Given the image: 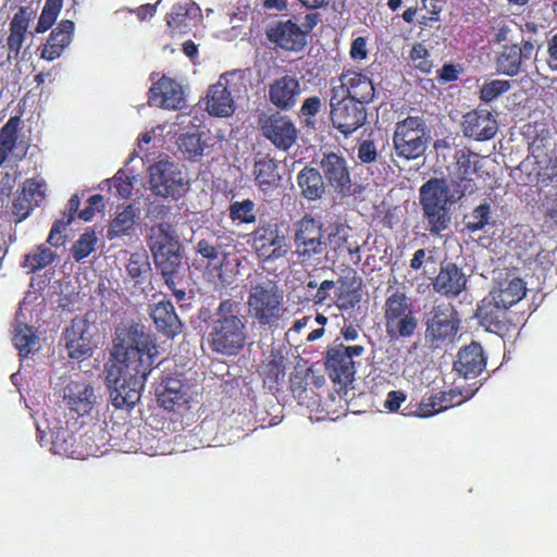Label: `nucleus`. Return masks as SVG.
<instances>
[{"label": "nucleus", "instance_id": "nucleus-17", "mask_svg": "<svg viewBox=\"0 0 557 557\" xmlns=\"http://www.w3.org/2000/svg\"><path fill=\"white\" fill-rule=\"evenodd\" d=\"M75 25L70 20L61 21L51 32L47 44L41 50V58L53 61L59 58L64 49L71 44Z\"/></svg>", "mask_w": 557, "mask_h": 557}, {"label": "nucleus", "instance_id": "nucleus-58", "mask_svg": "<svg viewBox=\"0 0 557 557\" xmlns=\"http://www.w3.org/2000/svg\"><path fill=\"white\" fill-rule=\"evenodd\" d=\"M343 334L346 341H355L358 337V331L352 326L346 327Z\"/></svg>", "mask_w": 557, "mask_h": 557}, {"label": "nucleus", "instance_id": "nucleus-35", "mask_svg": "<svg viewBox=\"0 0 557 557\" xmlns=\"http://www.w3.org/2000/svg\"><path fill=\"white\" fill-rule=\"evenodd\" d=\"M322 108L321 98L318 96H311L305 99L300 107V117L304 121L306 127H314L315 116Z\"/></svg>", "mask_w": 557, "mask_h": 557}, {"label": "nucleus", "instance_id": "nucleus-29", "mask_svg": "<svg viewBox=\"0 0 557 557\" xmlns=\"http://www.w3.org/2000/svg\"><path fill=\"white\" fill-rule=\"evenodd\" d=\"M253 173L258 185L262 189L276 185L280 175L277 165L272 159H260L255 163Z\"/></svg>", "mask_w": 557, "mask_h": 557}, {"label": "nucleus", "instance_id": "nucleus-63", "mask_svg": "<svg viewBox=\"0 0 557 557\" xmlns=\"http://www.w3.org/2000/svg\"><path fill=\"white\" fill-rule=\"evenodd\" d=\"M308 288L317 289L319 287L318 283L315 281H309L307 283Z\"/></svg>", "mask_w": 557, "mask_h": 557}, {"label": "nucleus", "instance_id": "nucleus-6", "mask_svg": "<svg viewBox=\"0 0 557 557\" xmlns=\"http://www.w3.org/2000/svg\"><path fill=\"white\" fill-rule=\"evenodd\" d=\"M51 384L69 409L81 416L89 413L97 403L94 387L84 381L67 377L66 371L54 374Z\"/></svg>", "mask_w": 557, "mask_h": 557}, {"label": "nucleus", "instance_id": "nucleus-61", "mask_svg": "<svg viewBox=\"0 0 557 557\" xmlns=\"http://www.w3.org/2000/svg\"><path fill=\"white\" fill-rule=\"evenodd\" d=\"M315 321L318 324L324 325L327 322V319L322 314H318Z\"/></svg>", "mask_w": 557, "mask_h": 557}, {"label": "nucleus", "instance_id": "nucleus-51", "mask_svg": "<svg viewBox=\"0 0 557 557\" xmlns=\"http://www.w3.org/2000/svg\"><path fill=\"white\" fill-rule=\"evenodd\" d=\"M310 321V318L305 317L302 319L296 320L293 324V326L287 331L286 336H292L293 333H299L304 327L307 326L308 322Z\"/></svg>", "mask_w": 557, "mask_h": 557}, {"label": "nucleus", "instance_id": "nucleus-21", "mask_svg": "<svg viewBox=\"0 0 557 557\" xmlns=\"http://www.w3.org/2000/svg\"><path fill=\"white\" fill-rule=\"evenodd\" d=\"M336 289L338 293L336 302L342 310L352 309L361 300V278L355 272H348L342 277Z\"/></svg>", "mask_w": 557, "mask_h": 557}, {"label": "nucleus", "instance_id": "nucleus-44", "mask_svg": "<svg viewBox=\"0 0 557 557\" xmlns=\"http://www.w3.org/2000/svg\"><path fill=\"white\" fill-rule=\"evenodd\" d=\"M375 263H376V258L375 256H371L367 259L366 261V264H364V268H366V271H368V275H369V278H368V282L369 284L375 289L377 290L380 288V285H381V277H382V274L380 272V268L376 270L375 269Z\"/></svg>", "mask_w": 557, "mask_h": 557}, {"label": "nucleus", "instance_id": "nucleus-22", "mask_svg": "<svg viewBox=\"0 0 557 557\" xmlns=\"http://www.w3.org/2000/svg\"><path fill=\"white\" fill-rule=\"evenodd\" d=\"M149 247L152 253L180 249V242L174 226L170 222H161L151 227Z\"/></svg>", "mask_w": 557, "mask_h": 557}, {"label": "nucleus", "instance_id": "nucleus-48", "mask_svg": "<svg viewBox=\"0 0 557 557\" xmlns=\"http://www.w3.org/2000/svg\"><path fill=\"white\" fill-rule=\"evenodd\" d=\"M350 57L354 60H363L367 57V42L364 38L358 37L352 41Z\"/></svg>", "mask_w": 557, "mask_h": 557}, {"label": "nucleus", "instance_id": "nucleus-59", "mask_svg": "<svg viewBox=\"0 0 557 557\" xmlns=\"http://www.w3.org/2000/svg\"><path fill=\"white\" fill-rule=\"evenodd\" d=\"M324 334V330L321 327V329H317V330H313L312 332L309 333L307 339L309 342H313L320 337H322V335Z\"/></svg>", "mask_w": 557, "mask_h": 557}, {"label": "nucleus", "instance_id": "nucleus-36", "mask_svg": "<svg viewBox=\"0 0 557 557\" xmlns=\"http://www.w3.org/2000/svg\"><path fill=\"white\" fill-rule=\"evenodd\" d=\"M95 232H85L72 247V253L76 261H81L95 250L97 244Z\"/></svg>", "mask_w": 557, "mask_h": 557}, {"label": "nucleus", "instance_id": "nucleus-25", "mask_svg": "<svg viewBox=\"0 0 557 557\" xmlns=\"http://www.w3.org/2000/svg\"><path fill=\"white\" fill-rule=\"evenodd\" d=\"M55 258L57 253L51 247L41 244L25 255L22 267L27 273H34L51 264Z\"/></svg>", "mask_w": 557, "mask_h": 557}, {"label": "nucleus", "instance_id": "nucleus-41", "mask_svg": "<svg viewBox=\"0 0 557 557\" xmlns=\"http://www.w3.org/2000/svg\"><path fill=\"white\" fill-rule=\"evenodd\" d=\"M71 222L72 215H64L63 219L55 221L48 236L47 244L52 247L62 246L64 244L62 232L69 224H71Z\"/></svg>", "mask_w": 557, "mask_h": 557}, {"label": "nucleus", "instance_id": "nucleus-10", "mask_svg": "<svg viewBox=\"0 0 557 557\" xmlns=\"http://www.w3.org/2000/svg\"><path fill=\"white\" fill-rule=\"evenodd\" d=\"M364 351L363 346H345L344 344H334L327 350L326 369L330 377L337 384L346 386L355 376L356 367L354 357L361 356Z\"/></svg>", "mask_w": 557, "mask_h": 557}, {"label": "nucleus", "instance_id": "nucleus-15", "mask_svg": "<svg viewBox=\"0 0 557 557\" xmlns=\"http://www.w3.org/2000/svg\"><path fill=\"white\" fill-rule=\"evenodd\" d=\"M184 90L180 83L163 76L150 88L149 103L165 110H178L184 106Z\"/></svg>", "mask_w": 557, "mask_h": 557}, {"label": "nucleus", "instance_id": "nucleus-47", "mask_svg": "<svg viewBox=\"0 0 557 557\" xmlns=\"http://www.w3.org/2000/svg\"><path fill=\"white\" fill-rule=\"evenodd\" d=\"M170 214V208L158 201L151 202L148 208V216L150 219L163 220Z\"/></svg>", "mask_w": 557, "mask_h": 557}, {"label": "nucleus", "instance_id": "nucleus-46", "mask_svg": "<svg viewBox=\"0 0 557 557\" xmlns=\"http://www.w3.org/2000/svg\"><path fill=\"white\" fill-rule=\"evenodd\" d=\"M24 40V35L10 32V36L8 38L9 58H16L18 55L20 50L23 47Z\"/></svg>", "mask_w": 557, "mask_h": 557}, {"label": "nucleus", "instance_id": "nucleus-32", "mask_svg": "<svg viewBox=\"0 0 557 557\" xmlns=\"http://www.w3.org/2000/svg\"><path fill=\"white\" fill-rule=\"evenodd\" d=\"M196 250L214 267H221L226 258V252L221 250V246L209 239L199 240Z\"/></svg>", "mask_w": 557, "mask_h": 557}, {"label": "nucleus", "instance_id": "nucleus-19", "mask_svg": "<svg viewBox=\"0 0 557 557\" xmlns=\"http://www.w3.org/2000/svg\"><path fill=\"white\" fill-rule=\"evenodd\" d=\"M324 177L336 189L349 187L350 178L345 160L335 153L324 156L321 161Z\"/></svg>", "mask_w": 557, "mask_h": 557}, {"label": "nucleus", "instance_id": "nucleus-43", "mask_svg": "<svg viewBox=\"0 0 557 557\" xmlns=\"http://www.w3.org/2000/svg\"><path fill=\"white\" fill-rule=\"evenodd\" d=\"M336 290L337 289L334 281L324 280L317 288L314 295H312V300L314 304H323L330 298L331 293H335Z\"/></svg>", "mask_w": 557, "mask_h": 557}, {"label": "nucleus", "instance_id": "nucleus-62", "mask_svg": "<svg viewBox=\"0 0 557 557\" xmlns=\"http://www.w3.org/2000/svg\"><path fill=\"white\" fill-rule=\"evenodd\" d=\"M174 294L178 300H183L186 296V293L183 289H177Z\"/></svg>", "mask_w": 557, "mask_h": 557}, {"label": "nucleus", "instance_id": "nucleus-7", "mask_svg": "<svg viewBox=\"0 0 557 557\" xmlns=\"http://www.w3.org/2000/svg\"><path fill=\"white\" fill-rule=\"evenodd\" d=\"M330 117L334 128L345 137H349L359 129L367 121L364 107L356 103L345 95L331 91Z\"/></svg>", "mask_w": 557, "mask_h": 557}, {"label": "nucleus", "instance_id": "nucleus-18", "mask_svg": "<svg viewBox=\"0 0 557 557\" xmlns=\"http://www.w3.org/2000/svg\"><path fill=\"white\" fill-rule=\"evenodd\" d=\"M270 39L282 49L297 51L306 44V34L290 21L278 23L269 32Z\"/></svg>", "mask_w": 557, "mask_h": 557}, {"label": "nucleus", "instance_id": "nucleus-38", "mask_svg": "<svg viewBox=\"0 0 557 557\" xmlns=\"http://www.w3.org/2000/svg\"><path fill=\"white\" fill-rule=\"evenodd\" d=\"M46 184L42 178H28L23 183L22 194L29 199L32 203H39L45 198Z\"/></svg>", "mask_w": 557, "mask_h": 557}, {"label": "nucleus", "instance_id": "nucleus-2", "mask_svg": "<svg viewBox=\"0 0 557 557\" xmlns=\"http://www.w3.org/2000/svg\"><path fill=\"white\" fill-rule=\"evenodd\" d=\"M246 338V320L240 314L238 302L231 299L221 301L211 322V348L222 355H236L243 349Z\"/></svg>", "mask_w": 557, "mask_h": 557}, {"label": "nucleus", "instance_id": "nucleus-3", "mask_svg": "<svg viewBox=\"0 0 557 557\" xmlns=\"http://www.w3.org/2000/svg\"><path fill=\"white\" fill-rule=\"evenodd\" d=\"M247 307L250 317L262 326H273L286 313L284 293L271 280H264L250 286Z\"/></svg>", "mask_w": 557, "mask_h": 557}, {"label": "nucleus", "instance_id": "nucleus-28", "mask_svg": "<svg viewBox=\"0 0 557 557\" xmlns=\"http://www.w3.org/2000/svg\"><path fill=\"white\" fill-rule=\"evenodd\" d=\"M18 126L20 117L13 116L9 119L0 131V165L5 162L16 146Z\"/></svg>", "mask_w": 557, "mask_h": 557}, {"label": "nucleus", "instance_id": "nucleus-55", "mask_svg": "<svg viewBox=\"0 0 557 557\" xmlns=\"http://www.w3.org/2000/svg\"><path fill=\"white\" fill-rule=\"evenodd\" d=\"M152 133H153V131H151V132H146V133H144V134H141V135H140V137H139V141H138V148H139L140 150H143V149H144V146H146V145L150 144V141L152 140Z\"/></svg>", "mask_w": 557, "mask_h": 557}, {"label": "nucleus", "instance_id": "nucleus-1", "mask_svg": "<svg viewBox=\"0 0 557 557\" xmlns=\"http://www.w3.org/2000/svg\"><path fill=\"white\" fill-rule=\"evenodd\" d=\"M117 375H108L110 397L115 408H132L140 399L145 381L159 356L157 344L143 325L117 327L112 352Z\"/></svg>", "mask_w": 557, "mask_h": 557}, {"label": "nucleus", "instance_id": "nucleus-33", "mask_svg": "<svg viewBox=\"0 0 557 557\" xmlns=\"http://www.w3.org/2000/svg\"><path fill=\"white\" fill-rule=\"evenodd\" d=\"M180 149L188 158L194 159L203 154L205 144L200 134H185L180 137Z\"/></svg>", "mask_w": 557, "mask_h": 557}, {"label": "nucleus", "instance_id": "nucleus-13", "mask_svg": "<svg viewBox=\"0 0 557 557\" xmlns=\"http://www.w3.org/2000/svg\"><path fill=\"white\" fill-rule=\"evenodd\" d=\"M302 92L299 78L295 75H283L268 85V99L276 109L290 111L298 102Z\"/></svg>", "mask_w": 557, "mask_h": 557}, {"label": "nucleus", "instance_id": "nucleus-60", "mask_svg": "<svg viewBox=\"0 0 557 557\" xmlns=\"http://www.w3.org/2000/svg\"><path fill=\"white\" fill-rule=\"evenodd\" d=\"M102 201H103V198L101 195H94L91 196L89 199H88V203L90 207H97V206H102Z\"/></svg>", "mask_w": 557, "mask_h": 557}, {"label": "nucleus", "instance_id": "nucleus-53", "mask_svg": "<svg viewBox=\"0 0 557 557\" xmlns=\"http://www.w3.org/2000/svg\"><path fill=\"white\" fill-rule=\"evenodd\" d=\"M114 181L119 182L117 185H116L117 193L122 197L126 198L131 194V186H132V184L129 182L128 183L120 182V181H122L121 176H115Z\"/></svg>", "mask_w": 557, "mask_h": 557}, {"label": "nucleus", "instance_id": "nucleus-34", "mask_svg": "<svg viewBox=\"0 0 557 557\" xmlns=\"http://www.w3.org/2000/svg\"><path fill=\"white\" fill-rule=\"evenodd\" d=\"M230 215L234 221L252 223L256 220L255 203L249 199L235 201L230 206Z\"/></svg>", "mask_w": 557, "mask_h": 557}, {"label": "nucleus", "instance_id": "nucleus-52", "mask_svg": "<svg viewBox=\"0 0 557 557\" xmlns=\"http://www.w3.org/2000/svg\"><path fill=\"white\" fill-rule=\"evenodd\" d=\"M79 205H81V199H79L78 195H73L70 198V200H69L67 213L65 214V216L66 215H72V220H73L74 219V214L76 213V211L79 208Z\"/></svg>", "mask_w": 557, "mask_h": 557}, {"label": "nucleus", "instance_id": "nucleus-12", "mask_svg": "<svg viewBox=\"0 0 557 557\" xmlns=\"http://www.w3.org/2000/svg\"><path fill=\"white\" fill-rule=\"evenodd\" d=\"M345 95V98H350L356 103L363 106L369 103L373 97L375 88L372 81L356 72H347L342 74L338 79L331 81V91Z\"/></svg>", "mask_w": 557, "mask_h": 557}, {"label": "nucleus", "instance_id": "nucleus-39", "mask_svg": "<svg viewBox=\"0 0 557 557\" xmlns=\"http://www.w3.org/2000/svg\"><path fill=\"white\" fill-rule=\"evenodd\" d=\"M33 16L34 12L29 8L22 7L10 23V32L25 36Z\"/></svg>", "mask_w": 557, "mask_h": 557}, {"label": "nucleus", "instance_id": "nucleus-54", "mask_svg": "<svg viewBox=\"0 0 557 557\" xmlns=\"http://www.w3.org/2000/svg\"><path fill=\"white\" fill-rule=\"evenodd\" d=\"M302 5L308 9H319L326 5L330 0H298Z\"/></svg>", "mask_w": 557, "mask_h": 557}, {"label": "nucleus", "instance_id": "nucleus-16", "mask_svg": "<svg viewBox=\"0 0 557 557\" xmlns=\"http://www.w3.org/2000/svg\"><path fill=\"white\" fill-rule=\"evenodd\" d=\"M202 20L200 7L194 2L174 4L166 15V25L172 34L183 35L197 26Z\"/></svg>", "mask_w": 557, "mask_h": 557}, {"label": "nucleus", "instance_id": "nucleus-57", "mask_svg": "<svg viewBox=\"0 0 557 557\" xmlns=\"http://www.w3.org/2000/svg\"><path fill=\"white\" fill-rule=\"evenodd\" d=\"M95 214V208L88 206L87 208H85L84 210H82L78 214V216L84 220V221H90L91 218L94 216Z\"/></svg>", "mask_w": 557, "mask_h": 557}, {"label": "nucleus", "instance_id": "nucleus-11", "mask_svg": "<svg viewBox=\"0 0 557 557\" xmlns=\"http://www.w3.org/2000/svg\"><path fill=\"white\" fill-rule=\"evenodd\" d=\"M321 225L311 218L301 219L296 225L295 252L300 262L310 261L325 251Z\"/></svg>", "mask_w": 557, "mask_h": 557}, {"label": "nucleus", "instance_id": "nucleus-23", "mask_svg": "<svg viewBox=\"0 0 557 557\" xmlns=\"http://www.w3.org/2000/svg\"><path fill=\"white\" fill-rule=\"evenodd\" d=\"M302 195L308 200H315L322 197L324 184L320 172L312 168H305L297 177Z\"/></svg>", "mask_w": 557, "mask_h": 557}, {"label": "nucleus", "instance_id": "nucleus-9", "mask_svg": "<svg viewBox=\"0 0 557 557\" xmlns=\"http://www.w3.org/2000/svg\"><path fill=\"white\" fill-rule=\"evenodd\" d=\"M261 134L271 144L283 151H287L298 138V129L294 121L281 111L262 112L258 116Z\"/></svg>", "mask_w": 557, "mask_h": 557}, {"label": "nucleus", "instance_id": "nucleus-45", "mask_svg": "<svg viewBox=\"0 0 557 557\" xmlns=\"http://www.w3.org/2000/svg\"><path fill=\"white\" fill-rule=\"evenodd\" d=\"M376 149L372 141L364 140L358 147V158L363 163H369L375 160Z\"/></svg>", "mask_w": 557, "mask_h": 557}, {"label": "nucleus", "instance_id": "nucleus-50", "mask_svg": "<svg viewBox=\"0 0 557 557\" xmlns=\"http://www.w3.org/2000/svg\"><path fill=\"white\" fill-rule=\"evenodd\" d=\"M287 0H263V8L269 11H285L287 10Z\"/></svg>", "mask_w": 557, "mask_h": 557}, {"label": "nucleus", "instance_id": "nucleus-30", "mask_svg": "<svg viewBox=\"0 0 557 557\" xmlns=\"http://www.w3.org/2000/svg\"><path fill=\"white\" fill-rule=\"evenodd\" d=\"M162 391L159 400L165 409H173L183 399L182 383L175 379H168L162 382Z\"/></svg>", "mask_w": 557, "mask_h": 557}, {"label": "nucleus", "instance_id": "nucleus-40", "mask_svg": "<svg viewBox=\"0 0 557 557\" xmlns=\"http://www.w3.org/2000/svg\"><path fill=\"white\" fill-rule=\"evenodd\" d=\"M72 435L67 430L53 428L51 430V450L53 454H65L69 449V441Z\"/></svg>", "mask_w": 557, "mask_h": 557}, {"label": "nucleus", "instance_id": "nucleus-31", "mask_svg": "<svg viewBox=\"0 0 557 557\" xmlns=\"http://www.w3.org/2000/svg\"><path fill=\"white\" fill-rule=\"evenodd\" d=\"M62 2L63 0H46L35 28L37 34L47 32L53 25L62 9Z\"/></svg>", "mask_w": 557, "mask_h": 557}, {"label": "nucleus", "instance_id": "nucleus-8", "mask_svg": "<svg viewBox=\"0 0 557 557\" xmlns=\"http://www.w3.org/2000/svg\"><path fill=\"white\" fill-rule=\"evenodd\" d=\"M151 190L160 197L178 199L187 190V181L177 164L160 160L149 169Z\"/></svg>", "mask_w": 557, "mask_h": 557}, {"label": "nucleus", "instance_id": "nucleus-4", "mask_svg": "<svg viewBox=\"0 0 557 557\" xmlns=\"http://www.w3.org/2000/svg\"><path fill=\"white\" fill-rule=\"evenodd\" d=\"M247 92L248 86L242 71L224 73L208 90L207 111L214 116H231L235 112L236 99L244 98Z\"/></svg>", "mask_w": 557, "mask_h": 557}, {"label": "nucleus", "instance_id": "nucleus-56", "mask_svg": "<svg viewBox=\"0 0 557 557\" xmlns=\"http://www.w3.org/2000/svg\"><path fill=\"white\" fill-rule=\"evenodd\" d=\"M183 50L187 57L193 58L197 52V47L194 42L186 41L183 46Z\"/></svg>", "mask_w": 557, "mask_h": 557}, {"label": "nucleus", "instance_id": "nucleus-49", "mask_svg": "<svg viewBox=\"0 0 557 557\" xmlns=\"http://www.w3.org/2000/svg\"><path fill=\"white\" fill-rule=\"evenodd\" d=\"M161 2L159 0L156 4H144L136 10L139 20L144 21L147 17H152L156 14L157 5Z\"/></svg>", "mask_w": 557, "mask_h": 557}, {"label": "nucleus", "instance_id": "nucleus-20", "mask_svg": "<svg viewBox=\"0 0 557 557\" xmlns=\"http://www.w3.org/2000/svg\"><path fill=\"white\" fill-rule=\"evenodd\" d=\"M150 315L156 326L166 336H175L181 332V321L174 311L172 302L162 300L151 308Z\"/></svg>", "mask_w": 557, "mask_h": 557}, {"label": "nucleus", "instance_id": "nucleus-26", "mask_svg": "<svg viewBox=\"0 0 557 557\" xmlns=\"http://www.w3.org/2000/svg\"><path fill=\"white\" fill-rule=\"evenodd\" d=\"M152 255L156 265L161 271L166 284L172 283V276L178 272L182 265L180 249H168Z\"/></svg>", "mask_w": 557, "mask_h": 557}, {"label": "nucleus", "instance_id": "nucleus-42", "mask_svg": "<svg viewBox=\"0 0 557 557\" xmlns=\"http://www.w3.org/2000/svg\"><path fill=\"white\" fill-rule=\"evenodd\" d=\"M35 207L36 203H32L27 197L21 194L13 202L12 212L17 218V222L25 220Z\"/></svg>", "mask_w": 557, "mask_h": 557}, {"label": "nucleus", "instance_id": "nucleus-14", "mask_svg": "<svg viewBox=\"0 0 557 557\" xmlns=\"http://www.w3.org/2000/svg\"><path fill=\"white\" fill-rule=\"evenodd\" d=\"M253 246L260 258L275 260L288 251L286 236L276 224L259 227L253 232Z\"/></svg>", "mask_w": 557, "mask_h": 557}, {"label": "nucleus", "instance_id": "nucleus-5", "mask_svg": "<svg viewBox=\"0 0 557 557\" xmlns=\"http://www.w3.org/2000/svg\"><path fill=\"white\" fill-rule=\"evenodd\" d=\"M94 313L76 317L65 329L63 339L69 357L79 359L89 356L100 341L99 327L91 318Z\"/></svg>", "mask_w": 557, "mask_h": 557}, {"label": "nucleus", "instance_id": "nucleus-24", "mask_svg": "<svg viewBox=\"0 0 557 557\" xmlns=\"http://www.w3.org/2000/svg\"><path fill=\"white\" fill-rule=\"evenodd\" d=\"M13 344L21 357L38 350V337L30 326L20 321L17 317L13 331Z\"/></svg>", "mask_w": 557, "mask_h": 557}, {"label": "nucleus", "instance_id": "nucleus-37", "mask_svg": "<svg viewBox=\"0 0 557 557\" xmlns=\"http://www.w3.org/2000/svg\"><path fill=\"white\" fill-rule=\"evenodd\" d=\"M128 275L136 282H141L150 270L148 257L143 253H133L126 265Z\"/></svg>", "mask_w": 557, "mask_h": 557}, {"label": "nucleus", "instance_id": "nucleus-27", "mask_svg": "<svg viewBox=\"0 0 557 557\" xmlns=\"http://www.w3.org/2000/svg\"><path fill=\"white\" fill-rule=\"evenodd\" d=\"M135 216V209L132 206H127L110 223L107 237L114 239L129 235L134 230Z\"/></svg>", "mask_w": 557, "mask_h": 557}]
</instances>
